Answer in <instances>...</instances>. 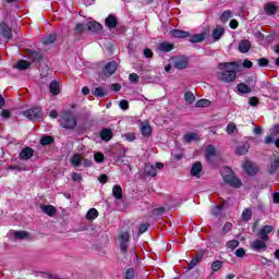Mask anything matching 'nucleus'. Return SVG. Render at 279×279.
Wrapping results in <instances>:
<instances>
[{"label":"nucleus","mask_w":279,"mask_h":279,"mask_svg":"<svg viewBox=\"0 0 279 279\" xmlns=\"http://www.w3.org/2000/svg\"><path fill=\"white\" fill-rule=\"evenodd\" d=\"M239 63L238 62H225L219 63L218 69L221 72L217 73V77L220 82H225L226 84H230L236 80V73L239 72Z\"/></svg>","instance_id":"f257e3e1"},{"label":"nucleus","mask_w":279,"mask_h":279,"mask_svg":"<svg viewBox=\"0 0 279 279\" xmlns=\"http://www.w3.org/2000/svg\"><path fill=\"white\" fill-rule=\"evenodd\" d=\"M59 123L63 130H74V128H77V118H75L73 111L66 110L60 114Z\"/></svg>","instance_id":"f03ea898"},{"label":"nucleus","mask_w":279,"mask_h":279,"mask_svg":"<svg viewBox=\"0 0 279 279\" xmlns=\"http://www.w3.org/2000/svg\"><path fill=\"white\" fill-rule=\"evenodd\" d=\"M23 116L29 121H40L43 119V109L40 107H32L31 109L24 110Z\"/></svg>","instance_id":"7ed1b4c3"},{"label":"nucleus","mask_w":279,"mask_h":279,"mask_svg":"<svg viewBox=\"0 0 279 279\" xmlns=\"http://www.w3.org/2000/svg\"><path fill=\"white\" fill-rule=\"evenodd\" d=\"M222 179L226 184H229V186H232L233 189H241V186H243V182H241L240 179L234 175L232 170L229 174L222 175Z\"/></svg>","instance_id":"20e7f679"},{"label":"nucleus","mask_w":279,"mask_h":279,"mask_svg":"<svg viewBox=\"0 0 279 279\" xmlns=\"http://www.w3.org/2000/svg\"><path fill=\"white\" fill-rule=\"evenodd\" d=\"M0 37L4 38L7 43H10V40L14 38V34L12 33V28H10V24L4 21L0 22Z\"/></svg>","instance_id":"39448f33"},{"label":"nucleus","mask_w":279,"mask_h":279,"mask_svg":"<svg viewBox=\"0 0 279 279\" xmlns=\"http://www.w3.org/2000/svg\"><path fill=\"white\" fill-rule=\"evenodd\" d=\"M271 232H274V226L266 225L258 230L257 239H262V241H266V243H269V234H271Z\"/></svg>","instance_id":"423d86ee"},{"label":"nucleus","mask_w":279,"mask_h":279,"mask_svg":"<svg viewBox=\"0 0 279 279\" xmlns=\"http://www.w3.org/2000/svg\"><path fill=\"white\" fill-rule=\"evenodd\" d=\"M117 69H119V63L117 61H110L102 68V75L105 77H111V75L117 73Z\"/></svg>","instance_id":"0eeeda50"},{"label":"nucleus","mask_w":279,"mask_h":279,"mask_svg":"<svg viewBox=\"0 0 279 279\" xmlns=\"http://www.w3.org/2000/svg\"><path fill=\"white\" fill-rule=\"evenodd\" d=\"M204 260V251H197L196 255L192 258V260L187 264V269H195L199 263Z\"/></svg>","instance_id":"6e6552de"},{"label":"nucleus","mask_w":279,"mask_h":279,"mask_svg":"<svg viewBox=\"0 0 279 279\" xmlns=\"http://www.w3.org/2000/svg\"><path fill=\"white\" fill-rule=\"evenodd\" d=\"M26 58H27V60H31V62H33V63L43 62V53H40L36 50L28 49L26 51Z\"/></svg>","instance_id":"1a4fd4ad"},{"label":"nucleus","mask_w":279,"mask_h":279,"mask_svg":"<svg viewBox=\"0 0 279 279\" xmlns=\"http://www.w3.org/2000/svg\"><path fill=\"white\" fill-rule=\"evenodd\" d=\"M251 250H254V252H260V250H267V241L262 240L260 238L256 239L251 243Z\"/></svg>","instance_id":"9d476101"},{"label":"nucleus","mask_w":279,"mask_h":279,"mask_svg":"<svg viewBox=\"0 0 279 279\" xmlns=\"http://www.w3.org/2000/svg\"><path fill=\"white\" fill-rule=\"evenodd\" d=\"M87 29L92 34H99V32H104V25L97 21H90L87 23Z\"/></svg>","instance_id":"9b49d317"},{"label":"nucleus","mask_w":279,"mask_h":279,"mask_svg":"<svg viewBox=\"0 0 279 279\" xmlns=\"http://www.w3.org/2000/svg\"><path fill=\"white\" fill-rule=\"evenodd\" d=\"M105 25L108 29H114L117 25H119V21L117 20V16L109 14L105 20Z\"/></svg>","instance_id":"f8f14e48"},{"label":"nucleus","mask_w":279,"mask_h":279,"mask_svg":"<svg viewBox=\"0 0 279 279\" xmlns=\"http://www.w3.org/2000/svg\"><path fill=\"white\" fill-rule=\"evenodd\" d=\"M157 49L163 53H169V51H173V49H175V45L169 41H162L157 46Z\"/></svg>","instance_id":"ddd939ff"},{"label":"nucleus","mask_w":279,"mask_h":279,"mask_svg":"<svg viewBox=\"0 0 279 279\" xmlns=\"http://www.w3.org/2000/svg\"><path fill=\"white\" fill-rule=\"evenodd\" d=\"M226 34V29L223 27L218 26L211 32L213 41L217 43L221 40V37Z\"/></svg>","instance_id":"4468645a"},{"label":"nucleus","mask_w":279,"mask_h":279,"mask_svg":"<svg viewBox=\"0 0 279 279\" xmlns=\"http://www.w3.org/2000/svg\"><path fill=\"white\" fill-rule=\"evenodd\" d=\"M144 174L149 175L150 178H156V175H158V171L156 170V167H154V165L148 162L144 166Z\"/></svg>","instance_id":"2eb2a0df"},{"label":"nucleus","mask_w":279,"mask_h":279,"mask_svg":"<svg viewBox=\"0 0 279 279\" xmlns=\"http://www.w3.org/2000/svg\"><path fill=\"white\" fill-rule=\"evenodd\" d=\"M100 138L101 141H105V143H108L110 141H112V137L114 136V134L112 133V129H102L100 131Z\"/></svg>","instance_id":"dca6fc26"},{"label":"nucleus","mask_w":279,"mask_h":279,"mask_svg":"<svg viewBox=\"0 0 279 279\" xmlns=\"http://www.w3.org/2000/svg\"><path fill=\"white\" fill-rule=\"evenodd\" d=\"M34 156V148L24 147L20 153L21 160H29Z\"/></svg>","instance_id":"f3484780"},{"label":"nucleus","mask_w":279,"mask_h":279,"mask_svg":"<svg viewBox=\"0 0 279 279\" xmlns=\"http://www.w3.org/2000/svg\"><path fill=\"white\" fill-rule=\"evenodd\" d=\"M217 156V149L213 145H208L205 150V157L208 162H213V158Z\"/></svg>","instance_id":"a211bd4d"},{"label":"nucleus","mask_w":279,"mask_h":279,"mask_svg":"<svg viewBox=\"0 0 279 279\" xmlns=\"http://www.w3.org/2000/svg\"><path fill=\"white\" fill-rule=\"evenodd\" d=\"M252 49V43L247 39H243L239 43L240 53H247Z\"/></svg>","instance_id":"6ab92c4d"},{"label":"nucleus","mask_w":279,"mask_h":279,"mask_svg":"<svg viewBox=\"0 0 279 279\" xmlns=\"http://www.w3.org/2000/svg\"><path fill=\"white\" fill-rule=\"evenodd\" d=\"M170 36H172V38H189L191 33L182 29H172L170 31Z\"/></svg>","instance_id":"aec40b11"},{"label":"nucleus","mask_w":279,"mask_h":279,"mask_svg":"<svg viewBox=\"0 0 279 279\" xmlns=\"http://www.w3.org/2000/svg\"><path fill=\"white\" fill-rule=\"evenodd\" d=\"M243 169H244L245 173H247L248 175H256V173H258V169H256V167H254L252 161H246L243 165Z\"/></svg>","instance_id":"412c9836"},{"label":"nucleus","mask_w":279,"mask_h":279,"mask_svg":"<svg viewBox=\"0 0 279 279\" xmlns=\"http://www.w3.org/2000/svg\"><path fill=\"white\" fill-rule=\"evenodd\" d=\"M202 169H203V166L201 161L194 162L191 168V175H193V178H199V174L202 173Z\"/></svg>","instance_id":"4be33fe9"},{"label":"nucleus","mask_w":279,"mask_h":279,"mask_svg":"<svg viewBox=\"0 0 279 279\" xmlns=\"http://www.w3.org/2000/svg\"><path fill=\"white\" fill-rule=\"evenodd\" d=\"M250 151V142H244L241 146L235 148L236 156H245Z\"/></svg>","instance_id":"5701e85b"},{"label":"nucleus","mask_w":279,"mask_h":279,"mask_svg":"<svg viewBox=\"0 0 279 279\" xmlns=\"http://www.w3.org/2000/svg\"><path fill=\"white\" fill-rule=\"evenodd\" d=\"M58 40V35L56 33L48 35L41 39V45L45 47H49V45H53Z\"/></svg>","instance_id":"b1692460"},{"label":"nucleus","mask_w":279,"mask_h":279,"mask_svg":"<svg viewBox=\"0 0 279 279\" xmlns=\"http://www.w3.org/2000/svg\"><path fill=\"white\" fill-rule=\"evenodd\" d=\"M189 66V59L186 57L179 58L174 61V69H186Z\"/></svg>","instance_id":"393cba45"},{"label":"nucleus","mask_w":279,"mask_h":279,"mask_svg":"<svg viewBox=\"0 0 279 279\" xmlns=\"http://www.w3.org/2000/svg\"><path fill=\"white\" fill-rule=\"evenodd\" d=\"M92 95H94V97H97L98 99H101L108 96V90H106V88L104 87H96L92 89Z\"/></svg>","instance_id":"a878e982"},{"label":"nucleus","mask_w":279,"mask_h":279,"mask_svg":"<svg viewBox=\"0 0 279 279\" xmlns=\"http://www.w3.org/2000/svg\"><path fill=\"white\" fill-rule=\"evenodd\" d=\"M141 133H142V136L149 138V136H151V125H149V123L147 122H143L141 124Z\"/></svg>","instance_id":"bb28decb"},{"label":"nucleus","mask_w":279,"mask_h":279,"mask_svg":"<svg viewBox=\"0 0 279 279\" xmlns=\"http://www.w3.org/2000/svg\"><path fill=\"white\" fill-rule=\"evenodd\" d=\"M205 40H206V32H203V33H199V34H194L191 37L190 43L195 45L197 43H204Z\"/></svg>","instance_id":"cd10ccee"},{"label":"nucleus","mask_w":279,"mask_h":279,"mask_svg":"<svg viewBox=\"0 0 279 279\" xmlns=\"http://www.w3.org/2000/svg\"><path fill=\"white\" fill-rule=\"evenodd\" d=\"M266 14L269 16H274L278 12V7L274 4V2H269L264 7Z\"/></svg>","instance_id":"c85d7f7f"},{"label":"nucleus","mask_w":279,"mask_h":279,"mask_svg":"<svg viewBox=\"0 0 279 279\" xmlns=\"http://www.w3.org/2000/svg\"><path fill=\"white\" fill-rule=\"evenodd\" d=\"M41 210L48 217H53L56 215V207L53 205H41Z\"/></svg>","instance_id":"c756f323"},{"label":"nucleus","mask_w":279,"mask_h":279,"mask_svg":"<svg viewBox=\"0 0 279 279\" xmlns=\"http://www.w3.org/2000/svg\"><path fill=\"white\" fill-rule=\"evenodd\" d=\"M112 195L116 199H123V189L121 185L116 184L112 189Z\"/></svg>","instance_id":"7c9ffc66"},{"label":"nucleus","mask_w":279,"mask_h":279,"mask_svg":"<svg viewBox=\"0 0 279 279\" xmlns=\"http://www.w3.org/2000/svg\"><path fill=\"white\" fill-rule=\"evenodd\" d=\"M49 90L51 95H60V83L58 81H52L49 85Z\"/></svg>","instance_id":"2f4dec72"},{"label":"nucleus","mask_w":279,"mask_h":279,"mask_svg":"<svg viewBox=\"0 0 279 279\" xmlns=\"http://www.w3.org/2000/svg\"><path fill=\"white\" fill-rule=\"evenodd\" d=\"M87 221H95L99 217V211L95 208H90L86 214Z\"/></svg>","instance_id":"473e14b6"},{"label":"nucleus","mask_w":279,"mask_h":279,"mask_svg":"<svg viewBox=\"0 0 279 279\" xmlns=\"http://www.w3.org/2000/svg\"><path fill=\"white\" fill-rule=\"evenodd\" d=\"M238 92L241 93L242 95H250V93H252V88H250V86H247V84L245 83H240L236 86Z\"/></svg>","instance_id":"72a5a7b5"},{"label":"nucleus","mask_w":279,"mask_h":279,"mask_svg":"<svg viewBox=\"0 0 279 279\" xmlns=\"http://www.w3.org/2000/svg\"><path fill=\"white\" fill-rule=\"evenodd\" d=\"M13 239L23 241V239H29V233L26 231H13Z\"/></svg>","instance_id":"f704fd0d"},{"label":"nucleus","mask_w":279,"mask_h":279,"mask_svg":"<svg viewBox=\"0 0 279 279\" xmlns=\"http://www.w3.org/2000/svg\"><path fill=\"white\" fill-rule=\"evenodd\" d=\"M39 143L44 147H47V145H52V143H56V138H53V136L46 135L40 138Z\"/></svg>","instance_id":"c9c22d12"},{"label":"nucleus","mask_w":279,"mask_h":279,"mask_svg":"<svg viewBox=\"0 0 279 279\" xmlns=\"http://www.w3.org/2000/svg\"><path fill=\"white\" fill-rule=\"evenodd\" d=\"M279 169V157H276L274 161H271L270 163V168L268 170V173L270 175H274V173H276Z\"/></svg>","instance_id":"e433bc0d"},{"label":"nucleus","mask_w":279,"mask_h":279,"mask_svg":"<svg viewBox=\"0 0 279 279\" xmlns=\"http://www.w3.org/2000/svg\"><path fill=\"white\" fill-rule=\"evenodd\" d=\"M29 66H32V63L25 61V60H20L16 63V69H19V71H27V69H29Z\"/></svg>","instance_id":"4c0bfd02"},{"label":"nucleus","mask_w":279,"mask_h":279,"mask_svg":"<svg viewBox=\"0 0 279 279\" xmlns=\"http://www.w3.org/2000/svg\"><path fill=\"white\" fill-rule=\"evenodd\" d=\"M70 162L74 166V167H81L82 165V155L80 154H74L70 160Z\"/></svg>","instance_id":"58836bf2"},{"label":"nucleus","mask_w":279,"mask_h":279,"mask_svg":"<svg viewBox=\"0 0 279 279\" xmlns=\"http://www.w3.org/2000/svg\"><path fill=\"white\" fill-rule=\"evenodd\" d=\"M242 219H243V221H251L252 220V208H245L242 211Z\"/></svg>","instance_id":"ea45409f"},{"label":"nucleus","mask_w":279,"mask_h":279,"mask_svg":"<svg viewBox=\"0 0 279 279\" xmlns=\"http://www.w3.org/2000/svg\"><path fill=\"white\" fill-rule=\"evenodd\" d=\"M185 143H192V141H199L197 133H187L184 135Z\"/></svg>","instance_id":"a19ab883"},{"label":"nucleus","mask_w":279,"mask_h":279,"mask_svg":"<svg viewBox=\"0 0 279 279\" xmlns=\"http://www.w3.org/2000/svg\"><path fill=\"white\" fill-rule=\"evenodd\" d=\"M85 26L83 23H77L74 28V36H82L84 34Z\"/></svg>","instance_id":"79ce46f5"},{"label":"nucleus","mask_w":279,"mask_h":279,"mask_svg":"<svg viewBox=\"0 0 279 279\" xmlns=\"http://www.w3.org/2000/svg\"><path fill=\"white\" fill-rule=\"evenodd\" d=\"M239 245H240L239 240H231V241L227 242L226 247L228 250L233 251V250H236V247H239Z\"/></svg>","instance_id":"37998d69"},{"label":"nucleus","mask_w":279,"mask_h":279,"mask_svg":"<svg viewBox=\"0 0 279 279\" xmlns=\"http://www.w3.org/2000/svg\"><path fill=\"white\" fill-rule=\"evenodd\" d=\"M230 19H232V11H230V10L225 11V12L221 14V16H220V21H221L222 23H227V21L230 20Z\"/></svg>","instance_id":"c03bdc74"},{"label":"nucleus","mask_w":279,"mask_h":279,"mask_svg":"<svg viewBox=\"0 0 279 279\" xmlns=\"http://www.w3.org/2000/svg\"><path fill=\"white\" fill-rule=\"evenodd\" d=\"M221 267H223V262L217 259L211 264V271H214V272L219 271V269H221Z\"/></svg>","instance_id":"a18cd8bd"},{"label":"nucleus","mask_w":279,"mask_h":279,"mask_svg":"<svg viewBox=\"0 0 279 279\" xmlns=\"http://www.w3.org/2000/svg\"><path fill=\"white\" fill-rule=\"evenodd\" d=\"M184 99L186 101V104H194L195 102V95L191 92H186L184 95Z\"/></svg>","instance_id":"49530a36"},{"label":"nucleus","mask_w":279,"mask_h":279,"mask_svg":"<svg viewBox=\"0 0 279 279\" xmlns=\"http://www.w3.org/2000/svg\"><path fill=\"white\" fill-rule=\"evenodd\" d=\"M210 106V100L208 99H201L196 102V108H208Z\"/></svg>","instance_id":"de8ad7c7"},{"label":"nucleus","mask_w":279,"mask_h":279,"mask_svg":"<svg viewBox=\"0 0 279 279\" xmlns=\"http://www.w3.org/2000/svg\"><path fill=\"white\" fill-rule=\"evenodd\" d=\"M134 278H136V271L134 270V268L126 269L125 279H134Z\"/></svg>","instance_id":"09e8293b"},{"label":"nucleus","mask_w":279,"mask_h":279,"mask_svg":"<svg viewBox=\"0 0 279 279\" xmlns=\"http://www.w3.org/2000/svg\"><path fill=\"white\" fill-rule=\"evenodd\" d=\"M149 230V223H141L138 227V235L141 236V234H145V232Z\"/></svg>","instance_id":"8fccbe9b"},{"label":"nucleus","mask_w":279,"mask_h":279,"mask_svg":"<svg viewBox=\"0 0 279 279\" xmlns=\"http://www.w3.org/2000/svg\"><path fill=\"white\" fill-rule=\"evenodd\" d=\"M94 160L95 162H104V160H106V156H104V153H95Z\"/></svg>","instance_id":"3c124183"},{"label":"nucleus","mask_w":279,"mask_h":279,"mask_svg":"<svg viewBox=\"0 0 279 279\" xmlns=\"http://www.w3.org/2000/svg\"><path fill=\"white\" fill-rule=\"evenodd\" d=\"M258 104H260V99H258V97L256 96H253L248 99V105L252 106L253 108L258 106Z\"/></svg>","instance_id":"603ef678"},{"label":"nucleus","mask_w":279,"mask_h":279,"mask_svg":"<svg viewBox=\"0 0 279 279\" xmlns=\"http://www.w3.org/2000/svg\"><path fill=\"white\" fill-rule=\"evenodd\" d=\"M120 243H130V233L123 232L120 234Z\"/></svg>","instance_id":"864d4df0"},{"label":"nucleus","mask_w":279,"mask_h":279,"mask_svg":"<svg viewBox=\"0 0 279 279\" xmlns=\"http://www.w3.org/2000/svg\"><path fill=\"white\" fill-rule=\"evenodd\" d=\"M257 64H258V66H263V68L269 66V59H267V58H259L257 60Z\"/></svg>","instance_id":"5fc2aeb1"},{"label":"nucleus","mask_w":279,"mask_h":279,"mask_svg":"<svg viewBox=\"0 0 279 279\" xmlns=\"http://www.w3.org/2000/svg\"><path fill=\"white\" fill-rule=\"evenodd\" d=\"M236 130V124H234L233 122L229 123L227 125L226 132L227 134H234V131Z\"/></svg>","instance_id":"6e6d98bb"},{"label":"nucleus","mask_w":279,"mask_h":279,"mask_svg":"<svg viewBox=\"0 0 279 279\" xmlns=\"http://www.w3.org/2000/svg\"><path fill=\"white\" fill-rule=\"evenodd\" d=\"M166 210L165 207L155 208L153 209V215H155V217H160V215H165Z\"/></svg>","instance_id":"4d7b16f0"},{"label":"nucleus","mask_w":279,"mask_h":279,"mask_svg":"<svg viewBox=\"0 0 279 279\" xmlns=\"http://www.w3.org/2000/svg\"><path fill=\"white\" fill-rule=\"evenodd\" d=\"M138 80H140V77H138V74H136V73H131V74L129 75V81H130L132 84H138Z\"/></svg>","instance_id":"13d9d810"},{"label":"nucleus","mask_w":279,"mask_h":279,"mask_svg":"<svg viewBox=\"0 0 279 279\" xmlns=\"http://www.w3.org/2000/svg\"><path fill=\"white\" fill-rule=\"evenodd\" d=\"M119 106L121 110H130V102L125 99L120 100Z\"/></svg>","instance_id":"bf43d9fd"},{"label":"nucleus","mask_w":279,"mask_h":279,"mask_svg":"<svg viewBox=\"0 0 279 279\" xmlns=\"http://www.w3.org/2000/svg\"><path fill=\"white\" fill-rule=\"evenodd\" d=\"M71 178L74 182H82L83 180L82 173H78V172H73Z\"/></svg>","instance_id":"052dcab7"},{"label":"nucleus","mask_w":279,"mask_h":279,"mask_svg":"<svg viewBox=\"0 0 279 279\" xmlns=\"http://www.w3.org/2000/svg\"><path fill=\"white\" fill-rule=\"evenodd\" d=\"M230 230H232V222H227L222 228V232H223V234H228V232H230Z\"/></svg>","instance_id":"680f3d73"},{"label":"nucleus","mask_w":279,"mask_h":279,"mask_svg":"<svg viewBox=\"0 0 279 279\" xmlns=\"http://www.w3.org/2000/svg\"><path fill=\"white\" fill-rule=\"evenodd\" d=\"M1 117L3 119H10L12 117V112H10V110H8V109H2Z\"/></svg>","instance_id":"e2e57ef3"},{"label":"nucleus","mask_w":279,"mask_h":279,"mask_svg":"<svg viewBox=\"0 0 279 279\" xmlns=\"http://www.w3.org/2000/svg\"><path fill=\"white\" fill-rule=\"evenodd\" d=\"M235 256L238 257V258H243V256H245V248H238L236 251H235Z\"/></svg>","instance_id":"0e129e2a"},{"label":"nucleus","mask_w":279,"mask_h":279,"mask_svg":"<svg viewBox=\"0 0 279 279\" xmlns=\"http://www.w3.org/2000/svg\"><path fill=\"white\" fill-rule=\"evenodd\" d=\"M229 27L230 29H236L239 27V21L236 20H231L230 23H229Z\"/></svg>","instance_id":"69168bd1"},{"label":"nucleus","mask_w":279,"mask_h":279,"mask_svg":"<svg viewBox=\"0 0 279 279\" xmlns=\"http://www.w3.org/2000/svg\"><path fill=\"white\" fill-rule=\"evenodd\" d=\"M128 242H120V250L123 254H125V252H128Z\"/></svg>","instance_id":"338daca9"},{"label":"nucleus","mask_w":279,"mask_h":279,"mask_svg":"<svg viewBox=\"0 0 279 279\" xmlns=\"http://www.w3.org/2000/svg\"><path fill=\"white\" fill-rule=\"evenodd\" d=\"M111 90H113L114 93H119V90H121V84L119 83L111 84Z\"/></svg>","instance_id":"774afa93"}]
</instances>
